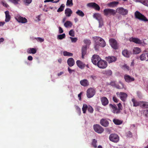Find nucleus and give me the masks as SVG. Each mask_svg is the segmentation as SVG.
<instances>
[{"mask_svg":"<svg viewBox=\"0 0 148 148\" xmlns=\"http://www.w3.org/2000/svg\"><path fill=\"white\" fill-rule=\"evenodd\" d=\"M118 108L116 105L114 104L112 105L110 104L109 107L112 112L114 114H118L120 113L121 111L122 110V106L121 103L117 104Z\"/></svg>","mask_w":148,"mask_h":148,"instance_id":"nucleus-1","label":"nucleus"},{"mask_svg":"<svg viewBox=\"0 0 148 148\" xmlns=\"http://www.w3.org/2000/svg\"><path fill=\"white\" fill-rule=\"evenodd\" d=\"M93 17L97 20L99 23V27H101L103 25V20L101 15L99 13H95L93 15Z\"/></svg>","mask_w":148,"mask_h":148,"instance_id":"nucleus-2","label":"nucleus"},{"mask_svg":"<svg viewBox=\"0 0 148 148\" xmlns=\"http://www.w3.org/2000/svg\"><path fill=\"white\" fill-rule=\"evenodd\" d=\"M136 18L140 20L144 21H147V19L143 14H142L138 11H136L134 13Z\"/></svg>","mask_w":148,"mask_h":148,"instance_id":"nucleus-3","label":"nucleus"},{"mask_svg":"<svg viewBox=\"0 0 148 148\" xmlns=\"http://www.w3.org/2000/svg\"><path fill=\"white\" fill-rule=\"evenodd\" d=\"M104 15L106 16H114L116 13L115 10L113 9L106 8L103 10Z\"/></svg>","mask_w":148,"mask_h":148,"instance_id":"nucleus-4","label":"nucleus"},{"mask_svg":"<svg viewBox=\"0 0 148 148\" xmlns=\"http://www.w3.org/2000/svg\"><path fill=\"white\" fill-rule=\"evenodd\" d=\"M95 93L96 90L94 88H89L86 91L87 97L88 98H91L95 95Z\"/></svg>","mask_w":148,"mask_h":148,"instance_id":"nucleus-5","label":"nucleus"},{"mask_svg":"<svg viewBox=\"0 0 148 148\" xmlns=\"http://www.w3.org/2000/svg\"><path fill=\"white\" fill-rule=\"evenodd\" d=\"M109 42L111 47L114 49H117L118 48V44L116 41L113 38H110Z\"/></svg>","mask_w":148,"mask_h":148,"instance_id":"nucleus-6","label":"nucleus"},{"mask_svg":"<svg viewBox=\"0 0 148 148\" xmlns=\"http://www.w3.org/2000/svg\"><path fill=\"white\" fill-rule=\"evenodd\" d=\"M97 65L99 68L104 69L107 66L108 64L106 61L101 59L100 61L98 62V64Z\"/></svg>","mask_w":148,"mask_h":148,"instance_id":"nucleus-7","label":"nucleus"},{"mask_svg":"<svg viewBox=\"0 0 148 148\" xmlns=\"http://www.w3.org/2000/svg\"><path fill=\"white\" fill-rule=\"evenodd\" d=\"M116 94L122 101L125 102L126 100L127 95L125 93L118 92H116Z\"/></svg>","mask_w":148,"mask_h":148,"instance_id":"nucleus-8","label":"nucleus"},{"mask_svg":"<svg viewBox=\"0 0 148 148\" xmlns=\"http://www.w3.org/2000/svg\"><path fill=\"white\" fill-rule=\"evenodd\" d=\"M87 6L92 8L96 10L99 11L100 9V6L95 2H90L87 4Z\"/></svg>","mask_w":148,"mask_h":148,"instance_id":"nucleus-9","label":"nucleus"},{"mask_svg":"<svg viewBox=\"0 0 148 148\" xmlns=\"http://www.w3.org/2000/svg\"><path fill=\"white\" fill-rule=\"evenodd\" d=\"M109 138L110 140L114 143H117L119 140V136L115 134H110L109 136Z\"/></svg>","mask_w":148,"mask_h":148,"instance_id":"nucleus-10","label":"nucleus"},{"mask_svg":"<svg viewBox=\"0 0 148 148\" xmlns=\"http://www.w3.org/2000/svg\"><path fill=\"white\" fill-rule=\"evenodd\" d=\"M93 128L95 131L99 134H101L104 131L103 128L100 125L96 124L93 125Z\"/></svg>","mask_w":148,"mask_h":148,"instance_id":"nucleus-11","label":"nucleus"},{"mask_svg":"<svg viewBox=\"0 0 148 148\" xmlns=\"http://www.w3.org/2000/svg\"><path fill=\"white\" fill-rule=\"evenodd\" d=\"M101 60V58L98 55L95 54L92 56L91 59L92 63L96 66L98 64V62L100 61Z\"/></svg>","mask_w":148,"mask_h":148,"instance_id":"nucleus-12","label":"nucleus"},{"mask_svg":"<svg viewBox=\"0 0 148 148\" xmlns=\"http://www.w3.org/2000/svg\"><path fill=\"white\" fill-rule=\"evenodd\" d=\"M116 12L123 15H125L127 14L128 10L127 9L121 7L117 8Z\"/></svg>","mask_w":148,"mask_h":148,"instance_id":"nucleus-13","label":"nucleus"},{"mask_svg":"<svg viewBox=\"0 0 148 148\" xmlns=\"http://www.w3.org/2000/svg\"><path fill=\"white\" fill-rule=\"evenodd\" d=\"M16 19L18 22L23 23H26L27 21V20L26 18L20 16H17L16 18Z\"/></svg>","mask_w":148,"mask_h":148,"instance_id":"nucleus-14","label":"nucleus"},{"mask_svg":"<svg viewBox=\"0 0 148 148\" xmlns=\"http://www.w3.org/2000/svg\"><path fill=\"white\" fill-rule=\"evenodd\" d=\"M100 100L102 105L106 106L109 103V101L108 99L106 97H103L101 98Z\"/></svg>","mask_w":148,"mask_h":148,"instance_id":"nucleus-15","label":"nucleus"},{"mask_svg":"<svg viewBox=\"0 0 148 148\" xmlns=\"http://www.w3.org/2000/svg\"><path fill=\"white\" fill-rule=\"evenodd\" d=\"M140 60L141 61H148V53H143L139 57Z\"/></svg>","mask_w":148,"mask_h":148,"instance_id":"nucleus-16","label":"nucleus"},{"mask_svg":"<svg viewBox=\"0 0 148 148\" xmlns=\"http://www.w3.org/2000/svg\"><path fill=\"white\" fill-rule=\"evenodd\" d=\"M106 60L109 63H112L116 61L117 60L116 58L114 56H108L106 58Z\"/></svg>","mask_w":148,"mask_h":148,"instance_id":"nucleus-17","label":"nucleus"},{"mask_svg":"<svg viewBox=\"0 0 148 148\" xmlns=\"http://www.w3.org/2000/svg\"><path fill=\"white\" fill-rule=\"evenodd\" d=\"M130 40L136 44H141L142 43L141 41L138 38L131 37L130 39Z\"/></svg>","mask_w":148,"mask_h":148,"instance_id":"nucleus-18","label":"nucleus"},{"mask_svg":"<svg viewBox=\"0 0 148 148\" xmlns=\"http://www.w3.org/2000/svg\"><path fill=\"white\" fill-rule=\"evenodd\" d=\"M81 85L83 86L86 87L89 85V82L86 79H84L81 80L80 82Z\"/></svg>","mask_w":148,"mask_h":148,"instance_id":"nucleus-19","label":"nucleus"},{"mask_svg":"<svg viewBox=\"0 0 148 148\" xmlns=\"http://www.w3.org/2000/svg\"><path fill=\"white\" fill-rule=\"evenodd\" d=\"M101 124L105 127H107L108 126L109 123L108 121L106 119H102L100 121Z\"/></svg>","mask_w":148,"mask_h":148,"instance_id":"nucleus-20","label":"nucleus"},{"mask_svg":"<svg viewBox=\"0 0 148 148\" xmlns=\"http://www.w3.org/2000/svg\"><path fill=\"white\" fill-rule=\"evenodd\" d=\"M124 78L126 82L128 83L134 81V77H131L129 75H125Z\"/></svg>","mask_w":148,"mask_h":148,"instance_id":"nucleus-21","label":"nucleus"},{"mask_svg":"<svg viewBox=\"0 0 148 148\" xmlns=\"http://www.w3.org/2000/svg\"><path fill=\"white\" fill-rule=\"evenodd\" d=\"M98 39H99V45L102 47H104L106 45V43L104 40L102 38L99 37H96Z\"/></svg>","mask_w":148,"mask_h":148,"instance_id":"nucleus-22","label":"nucleus"},{"mask_svg":"<svg viewBox=\"0 0 148 148\" xmlns=\"http://www.w3.org/2000/svg\"><path fill=\"white\" fill-rule=\"evenodd\" d=\"M68 65L70 67L73 66L75 64V61L73 58H69L67 60Z\"/></svg>","mask_w":148,"mask_h":148,"instance_id":"nucleus-23","label":"nucleus"},{"mask_svg":"<svg viewBox=\"0 0 148 148\" xmlns=\"http://www.w3.org/2000/svg\"><path fill=\"white\" fill-rule=\"evenodd\" d=\"M76 63L77 66L79 68L83 69L85 67V64L80 60L77 61Z\"/></svg>","mask_w":148,"mask_h":148,"instance_id":"nucleus-24","label":"nucleus"},{"mask_svg":"<svg viewBox=\"0 0 148 148\" xmlns=\"http://www.w3.org/2000/svg\"><path fill=\"white\" fill-rule=\"evenodd\" d=\"M65 14L66 16L70 17L72 14V11L71 9L67 8L65 10Z\"/></svg>","mask_w":148,"mask_h":148,"instance_id":"nucleus-25","label":"nucleus"},{"mask_svg":"<svg viewBox=\"0 0 148 148\" xmlns=\"http://www.w3.org/2000/svg\"><path fill=\"white\" fill-rule=\"evenodd\" d=\"M5 21L6 22H9L10 19V16L9 14V11H6L5 12Z\"/></svg>","mask_w":148,"mask_h":148,"instance_id":"nucleus-26","label":"nucleus"},{"mask_svg":"<svg viewBox=\"0 0 148 148\" xmlns=\"http://www.w3.org/2000/svg\"><path fill=\"white\" fill-rule=\"evenodd\" d=\"M122 54L124 56L127 58H129L130 55V52L127 49H124L123 51Z\"/></svg>","mask_w":148,"mask_h":148,"instance_id":"nucleus-27","label":"nucleus"},{"mask_svg":"<svg viewBox=\"0 0 148 148\" xmlns=\"http://www.w3.org/2000/svg\"><path fill=\"white\" fill-rule=\"evenodd\" d=\"M141 51L140 49L138 47H134L133 49V53L134 54H138Z\"/></svg>","mask_w":148,"mask_h":148,"instance_id":"nucleus-28","label":"nucleus"},{"mask_svg":"<svg viewBox=\"0 0 148 148\" xmlns=\"http://www.w3.org/2000/svg\"><path fill=\"white\" fill-rule=\"evenodd\" d=\"M119 83L121 85V86H120L119 84H116L115 86V87L117 89H122L123 88H124V85L123 83L119 81Z\"/></svg>","mask_w":148,"mask_h":148,"instance_id":"nucleus-29","label":"nucleus"},{"mask_svg":"<svg viewBox=\"0 0 148 148\" xmlns=\"http://www.w3.org/2000/svg\"><path fill=\"white\" fill-rule=\"evenodd\" d=\"M36 52V50L34 48H30L28 49L27 52L29 53L35 54Z\"/></svg>","mask_w":148,"mask_h":148,"instance_id":"nucleus-30","label":"nucleus"},{"mask_svg":"<svg viewBox=\"0 0 148 148\" xmlns=\"http://www.w3.org/2000/svg\"><path fill=\"white\" fill-rule=\"evenodd\" d=\"M118 3V1H113L108 3V5L110 7H113L117 5Z\"/></svg>","mask_w":148,"mask_h":148,"instance_id":"nucleus-31","label":"nucleus"},{"mask_svg":"<svg viewBox=\"0 0 148 148\" xmlns=\"http://www.w3.org/2000/svg\"><path fill=\"white\" fill-rule=\"evenodd\" d=\"M113 122L116 125H119L122 123V121L118 119H114L113 120Z\"/></svg>","mask_w":148,"mask_h":148,"instance_id":"nucleus-32","label":"nucleus"},{"mask_svg":"<svg viewBox=\"0 0 148 148\" xmlns=\"http://www.w3.org/2000/svg\"><path fill=\"white\" fill-rule=\"evenodd\" d=\"M72 25V24L70 21H67L64 23V25L66 27H71Z\"/></svg>","mask_w":148,"mask_h":148,"instance_id":"nucleus-33","label":"nucleus"},{"mask_svg":"<svg viewBox=\"0 0 148 148\" xmlns=\"http://www.w3.org/2000/svg\"><path fill=\"white\" fill-rule=\"evenodd\" d=\"M97 140L95 139H93L92 140L91 142V145L94 147L96 148L97 147Z\"/></svg>","mask_w":148,"mask_h":148,"instance_id":"nucleus-34","label":"nucleus"},{"mask_svg":"<svg viewBox=\"0 0 148 148\" xmlns=\"http://www.w3.org/2000/svg\"><path fill=\"white\" fill-rule=\"evenodd\" d=\"M88 106L86 104H84L82 108V110L84 113H85L86 112L87 110H88Z\"/></svg>","mask_w":148,"mask_h":148,"instance_id":"nucleus-35","label":"nucleus"},{"mask_svg":"<svg viewBox=\"0 0 148 148\" xmlns=\"http://www.w3.org/2000/svg\"><path fill=\"white\" fill-rule=\"evenodd\" d=\"M76 13L79 16H81L83 17L84 16V12L80 10H78Z\"/></svg>","mask_w":148,"mask_h":148,"instance_id":"nucleus-36","label":"nucleus"},{"mask_svg":"<svg viewBox=\"0 0 148 148\" xmlns=\"http://www.w3.org/2000/svg\"><path fill=\"white\" fill-rule=\"evenodd\" d=\"M63 54L64 56H73L72 53L66 51L63 52Z\"/></svg>","mask_w":148,"mask_h":148,"instance_id":"nucleus-37","label":"nucleus"},{"mask_svg":"<svg viewBox=\"0 0 148 148\" xmlns=\"http://www.w3.org/2000/svg\"><path fill=\"white\" fill-rule=\"evenodd\" d=\"M65 6L64 4H62L60 7L57 10V12H60L63 11L64 10V8L65 7Z\"/></svg>","mask_w":148,"mask_h":148,"instance_id":"nucleus-38","label":"nucleus"},{"mask_svg":"<svg viewBox=\"0 0 148 148\" xmlns=\"http://www.w3.org/2000/svg\"><path fill=\"white\" fill-rule=\"evenodd\" d=\"M66 6H72L73 5L72 0H67L66 4Z\"/></svg>","mask_w":148,"mask_h":148,"instance_id":"nucleus-39","label":"nucleus"},{"mask_svg":"<svg viewBox=\"0 0 148 148\" xmlns=\"http://www.w3.org/2000/svg\"><path fill=\"white\" fill-rule=\"evenodd\" d=\"M132 101L133 103L134 106H137L139 105V102L136 101L134 99H132Z\"/></svg>","mask_w":148,"mask_h":148,"instance_id":"nucleus-40","label":"nucleus"},{"mask_svg":"<svg viewBox=\"0 0 148 148\" xmlns=\"http://www.w3.org/2000/svg\"><path fill=\"white\" fill-rule=\"evenodd\" d=\"M87 51V46H85L83 47L82 49V53L83 54H86Z\"/></svg>","mask_w":148,"mask_h":148,"instance_id":"nucleus-41","label":"nucleus"},{"mask_svg":"<svg viewBox=\"0 0 148 148\" xmlns=\"http://www.w3.org/2000/svg\"><path fill=\"white\" fill-rule=\"evenodd\" d=\"M65 37V34H62L59 35L58 36V38L59 39L61 40Z\"/></svg>","mask_w":148,"mask_h":148,"instance_id":"nucleus-42","label":"nucleus"},{"mask_svg":"<svg viewBox=\"0 0 148 148\" xmlns=\"http://www.w3.org/2000/svg\"><path fill=\"white\" fill-rule=\"evenodd\" d=\"M75 107L77 112L78 113L79 115H80L81 113V110L80 108L77 106H75Z\"/></svg>","mask_w":148,"mask_h":148,"instance_id":"nucleus-43","label":"nucleus"},{"mask_svg":"<svg viewBox=\"0 0 148 148\" xmlns=\"http://www.w3.org/2000/svg\"><path fill=\"white\" fill-rule=\"evenodd\" d=\"M88 111L90 113H92L93 112V108L90 106H88Z\"/></svg>","mask_w":148,"mask_h":148,"instance_id":"nucleus-44","label":"nucleus"},{"mask_svg":"<svg viewBox=\"0 0 148 148\" xmlns=\"http://www.w3.org/2000/svg\"><path fill=\"white\" fill-rule=\"evenodd\" d=\"M23 1L26 5H28L31 3L32 0H23Z\"/></svg>","mask_w":148,"mask_h":148,"instance_id":"nucleus-45","label":"nucleus"},{"mask_svg":"<svg viewBox=\"0 0 148 148\" xmlns=\"http://www.w3.org/2000/svg\"><path fill=\"white\" fill-rule=\"evenodd\" d=\"M142 106L143 108H148V103L147 102H144Z\"/></svg>","mask_w":148,"mask_h":148,"instance_id":"nucleus-46","label":"nucleus"},{"mask_svg":"<svg viewBox=\"0 0 148 148\" xmlns=\"http://www.w3.org/2000/svg\"><path fill=\"white\" fill-rule=\"evenodd\" d=\"M69 34L70 36H74V32L73 29H71L69 31Z\"/></svg>","mask_w":148,"mask_h":148,"instance_id":"nucleus-47","label":"nucleus"},{"mask_svg":"<svg viewBox=\"0 0 148 148\" xmlns=\"http://www.w3.org/2000/svg\"><path fill=\"white\" fill-rule=\"evenodd\" d=\"M11 2L15 5H17L18 4V2L20 0H10Z\"/></svg>","mask_w":148,"mask_h":148,"instance_id":"nucleus-48","label":"nucleus"},{"mask_svg":"<svg viewBox=\"0 0 148 148\" xmlns=\"http://www.w3.org/2000/svg\"><path fill=\"white\" fill-rule=\"evenodd\" d=\"M1 3L3 5L5 8H7L9 7V5L4 1H1Z\"/></svg>","mask_w":148,"mask_h":148,"instance_id":"nucleus-49","label":"nucleus"},{"mask_svg":"<svg viewBox=\"0 0 148 148\" xmlns=\"http://www.w3.org/2000/svg\"><path fill=\"white\" fill-rule=\"evenodd\" d=\"M84 41L85 44L88 45H90L91 43L90 40L86 39L84 40Z\"/></svg>","mask_w":148,"mask_h":148,"instance_id":"nucleus-50","label":"nucleus"},{"mask_svg":"<svg viewBox=\"0 0 148 148\" xmlns=\"http://www.w3.org/2000/svg\"><path fill=\"white\" fill-rule=\"evenodd\" d=\"M123 68L124 70H126L127 71L129 70V67L127 65V64H125L123 66Z\"/></svg>","mask_w":148,"mask_h":148,"instance_id":"nucleus-51","label":"nucleus"},{"mask_svg":"<svg viewBox=\"0 0 148 148\" xmlns=\"http://www.w3.org/2000/svg\"><path fill=\"white\" fill-rule=\"evenodd\" d=\"M70 38L72 42H75L77 40V38H73L71 37H70Z\"/></svg>","mask_w":148,"mask_h":148,"instance_id":"nucleus-52","label":"nucleus"},{"mask_svg":"<svg viewBox=\"0 0 148 148\" xmlns=\"http://www.w3.org/2000/svg\"><path fill=\"white\" fill-rule=\"evenodd\" d=\"M112 73V71L110 70H108L106 71V74L108 75H111Z\"/></svg>","mask_w":148,"mask_h":148,"instance_id":"nucleus-53","label":"nucleus"},{"mask_svg":"<svg viewBox=\"0 0 148 148\" xmlns=\"http://www.w3.org/2000/svg\"><path fill=\"white\" fill-rule=\"evenodd\" d=\"M36 39L37 40L39 41L40 42H43L44 40V39L40 37L36 38Z\"/></svg>","mask_w":148,"mask_h":148,"instance_id":"nucleus-54","label":"nucleus"},{"mask_svg":"<svg viewBox=\"0 0 148 148\" xmlns=\"http://www.w3.org/2000/svg\"><path fill=\"white\" fill-rule=\"evenodd\" d=\"M113 101L116 103H117L119 101V100L115 96H114L113 97Z\"/></svg>","mask_w":148,"mask_h":148,"instance_id":"nucleus-55","label":"nucleus"},{"mask_svg":"<svg viewBox=\"0 0 148 148\" xmlns=\"http://www.w3.org/2000/svg\"><path fill=\"white\" fill-rule=\"evenodd\" d=\"M68 71L70 74L71 73L73 72H75V70L71 69L69 67L68 68Z\"/></svg>","mask_w":148,"mask_h":148,"instance_id":"nucleus-56","label":"nucleus"},{"mask_svg":"<svg viewBox=\"0 0 148 148\" xmlns=\"http://www.w3.org/2000/svg\"><path fill=\"white\" fill-rule=\"evenodd\" d=\"M143 4L146 6H148V0H145Z\"/></svg>","mask_w":148,"mask_h":148,"instance_id":"nucleus-57","label":"nucleus"},{"mask_svg":"<svg viewBox=\"0 0 148 148\" xmlns=\"http://www.w3.org/2000/svg\"><path fill=\"white\" fill-rule=\"evenodd\" d=\"M127 136L130 137H131L132 136V133L130 132L129 131L128 133L127 134Z\"/></svg>","mask_w":148,"mask_h":148,"instance_id":"nucleus-58","label":"nucleus"},{"mask_svg":"<svg viewBox=\"0 0 148 148\" xmlns=\"http://www.w3.org/2000/svg\"><path fill=\"white\" fill-rule=\"evenodd\" d=\"M59 33L60 34L62 33L63 32V29L60 27H59Z\"/></svg>","mask_w":148,"mask_h":148,"instance_id":"nucleus-59","label":"nucleus"},{"mask_svg":"<svg viewBox=\"0 0 148 148\" xmlns=\"http://www.w3.org/2000/svg\"><path fill=\"white\" fill-rule=\"evenodd\" d=\"M90 77L92 78L93 80H95L97 78V77L96 76L92 75L90 76Z\"/></svg>","mask_w":148,"mask_h":148,"instance_id":"nucleus-60","label":"nucleus"},{"mask_svg":"<svg viewBox=\"0 0 148 148\" xmlns=\"http://www.w3.org/2000/svg\"><path fill=\"white\" fill-rule=\"evenodd\" d=\"M116 84L115 82H112L110 83L111 85L115 87Z\"/></svg>","mask_w":148,"mask_h":148,"instance_id":"nucleus-61","label":"nucleus"},{"mask_svg":"<svg viewBox=\"0 0 148 148\" xmlns=\"http://www.w3.org/2000/svg\"><path fill=\"white\" fill-rule=\"evenodd\" d=\"M82 94V92H81L78 95V97H79V100H81V96Z\"/></svg>","mask_w":148,"mask_h":148,"instance_id":"nucleus-62","label":"nucleus"},{"mask_svg":"<svg viewBox=\"0 0 148 148\" xmlns=\"http://www.w3.org/2000/svg\"><path fill=\"white\" fill-rule=\"evenodd\" d=\"M136 2H140L143 4L145 0H136Z\"/></svg>","mask_w":148,"mask_h":148,"instance_id":"nucleus-63","label":"nucleus"},{"mask_svg":"<svg viewBox=\"0 0 148 148\" xmlns=\"http://www.w3.org/2000/svg\"><path fill=\"white\" fill-rule=\"evenodd\" d=\"M33 59V57L31 56H29L28 57V60H29L31 61Z\"/></svg>","mask_w":148,"mask_h":148,"instance_id":"nucleus-64","label":"nucleus"}]
</instances>
